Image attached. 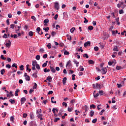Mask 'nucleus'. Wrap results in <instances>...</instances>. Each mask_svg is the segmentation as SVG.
<instances>
[{
	"label": "nucleus",
	"mask_w": 126,
	"mask_h": 126,
	"mask_svg": "<svg viewBox=\"0 0 126 126\" xmlns=\"http://www.w3.org/2000/svg\"><path fill=\"white\" fill-rule=\"evenodd\" d=\"M107 68H106V67H102L101 68L102 74H106L107 73Z\"/></svg>",
	"instance_id": "obj_1"
},
{
	"label": "nucleus",
	"mask_w": 126,
	"mask_h": 126,
	"mask_svg": "<svg viewBox=\"0 0 126 126\" xmlns=\"http://www.w3.org/2000/svg\"><path fill=\"white\" fill-rule=\"evenodd\" d=\"M54 7L57 9V10H59V9H60L59 2H56L55 3Z\"/></svg>",
	"instance_id": "obj_2"
},
{
	"label": "nucleus",
	"mask_w": 126,
	"mask_h": 126,
	"mask_svg": "<svg viewBox=\"0 0 126 126\" xmlns=\"http://www.w3.org/2000/svg\"><path fill=\"white\" fill-rule=\"evenodd\" d=\"M90 45H91V42L90 41H87L84 43V46L85 48H86L87 46H90Z\"/></svg>",
	"instance_id": "obj_3"
},
{
	"label": "nucleus",
	"mask_w": 126,
	"mask_h": 126,
	"mask_svg": "<svg viewBox=\"0 0 126 126\" xmlns=\"http://www.w3.org/2000/svg\"><path fill=\"white\" fill-rule=\"evenodd\" d=\"M26 101V98L25 97H22L21 98V105H23V104H24L25 102Z\"/></svg>",
	"instance_id": "obj_4"
},
{
	"label": "nucleus",
	"mask_w": 126,
	"mask_h": 126,
	"mask_svg": "<svg viewBox=\"0 0 126 126\" xmlns=\"http://www.w3.org/2000/svg\"><path fill=\"white\" fill-rule=\"evenodd\" d=\"M37 74H38V71L36 70L35 72L32 74L33 77H34V78H37V77H38Z\"/></svg>",
	"instance_id": "obj_5"
},
{
	"label": "nucleus",
	"mask_w": 126,
	"mask_h": 126,
	"mask_svg": "<svg viewBox=\"0 0 126 126\" xmlns=\"http://www.w3.org/2000/svg\"><path fill=\"white\" fill-rule=\"evenodd\" d=\"M8 42L9 43H6L5 46L7 48H10V46H11V42H10V40H8Z\"/></svg>",
	"instance_id": "obj_6"
},
{
	"label": "nucleus",
	"mask_w": 126,
	"mask_h": 126,
	"mask_svg": "<svg viewBox=\"0 0 126 126\" xmlns=\"http://www.w3.org/2000/svg\"><path fill=\"white\" fill-rule=\"evenodd\" d=\"M50 68L51 71H52L53 73H55L56 72V69H55L54 67L50 66Z\"/></svg>",
	"instance_id": "obj_7"
},
{
	"label": "nucleus",
	"mask_w": 126,
	"mask_h": 126,
	"mask_svg": "<svg viewBox=\"0 0 126 126\" xmlns=\"http://www.w3.org/2000/svg\"><path fill=\"white\" fill-rule=\"evenodd\" d=\"M113 51H114V52H119V48H118V46H114Z\"/></svg>",
	"instance_id": "obj_8"
},
{
	"label": "nucleus",
	"mask_w": 126,
	"mask_h": 126,
	"mask_svg": "<svg viewBox=\"0 0 126 126\" xmlns=\"http://www.w3.org/2000/svg\"><path fill=\"white\" fill-rule=\"evenodd\" d=\"M95 86H96V88H97V89H101V85L98 83H96Z\"/></svg>",
	"instance_id": "obj_9"
},
{
	"label": "nucleus",
	"mask_w": 126,
	"mask_h": 126,
	"mask_svg": "<svg viewBox=\"0 0 126 126\" xmlns=\"http://www.w3.org/2000/svg\"><path fill=\"white\" fill-rule=\"evenodd\" d=\"M66 77H64L63 80V85H65V83H66Z\"/></svg>",
	"instance_id": "obj_10"
},
{
	"label": "nucleus",
	"mask_w": 126,
	"mask_h": 126,
	"mask_svg": "<svg viewBox=\"0 0 126 126\" xmlns=\"http://www.w3.org/2000/svg\"><path fill=\"white\" fill-rule=\"evenodd\" d=\"M68 65H69V66H70V65H71V63L70 60H69V61H68V62H67V63H66V67H67V66H68Z\"/></svg>",
	"instance_id": "obj_11"
},
{
	"label": "nucleus",
	"mask_w": 126,
	"mask_h": 126,
	"mask_svg": "<svg viewBox=\"0 0 126 126\" xmlns=\"http://www.w3.org/2000/svg\"><path fill=\"white\" fill-rule=\"evenodd\" d=\"M30 126H37V125L36 124H35V123H34V121H32L30 123Z\"/></svg>",
	"instance_id": "obj_12"
},
{
	"label": "nucleus",
	"mask_w": 126,
	"mask_h": 126,
	"mask_svg": "<svg viewBox=\"0 0 126 126\" xmlns=\"http://www.w3.org/2000/svg\"><path fill=\"white\" fill-rule=\"evenodd\" d=\"M89 64H94V63L93 60H90L88 61Z\"/></svg>",
	"instance_id": "obj_13"
},
{
	"label": "nucleus",
	"mask_w": 126,
	"mask_h": 126,
	"mask_svg": "<svg viewBox=\"0 0 126 126\" xmlns=\"http://www.w3.org/2000/svg\"><path fill=\"white\" fill-rule=\"evenodd\" d=\"M95 92H96V91H94V98H97V97H98L99 96V94L97 93L95 94Z\"/></svg>",
	"instance_id": "obj_14"
},
{
	"label": "nucleus",
	"mask_w": 126,
	"mask_h": 126,
	"mask_svg": "<svg viewBox=\"0 0 126 126\" xmlns=\"http://www.w3.org/2000/svg\"><path fill=\"white\" fill-rule=\"evenodd\" d=\"M26 67H27V70H28L29 72H30V71H31V69L29 68V67H30V66L29 65V64H27L26 65Z\"/></svg>",
	"instance_id": "obj_15"
},
{
	"label": "nucleus",
	"mask_w": 126,
	"mask_h": 126,
	"mask_svg": "<svg viewBox=\"0 0 126 126\" xmlns=\"http://www.w3.org/2000/svg\"><path fill=\"white\" fill-rule=\"evenodd\" d=\"M78 70L80 71H83V70H84V68H83V66H80L78 69Z\"/></svg>",
	"instance_id": "obj_16"
},
{
	"label": "nucleus",
	"mask_w": 126,
	"mask_h": 126,
	"mask_svg": "<svg viewBox=\"0 0 126 126\" xmlns=\"http://www.w3.org/2000/svg\"><path fill=\"white\" fill-rule=\"evenodd\" d=\"M37 64H38L37 63V62H36V61L32 62V66H36V65H37Z\"/></svg>",
	"instance_id": "obj_17"
},
{
	"label": "nucleus",
	"mask_w": 126,
	"mask_h": 126,
	"mask_svg": "<svg viewBox=\"0 0 126 126\" xmlns=\"http://www.w3.org/2000/svg\"><path fill=\"white\" fill-rule=\"evenodd\" d=\"M90 115V117H93V116H94V111L93 110L91 111Z\"/></svg>",
	"instance_id": "obj_18"
},
{
	"label": "nucleus",
	"mask_w": 126,
	"mask_h": 126,
	"mask_svg": "<svg viewBox=\"0 0 126 126\" xmlns=\"http://www.w3.org/2000/svg\"><path fill=\"white\" fill-rule=\"evenodd\" d=\"M26 80L27 81H30V76L29 75H28L25 78Z\"/></svg>",
	"instance_id": "obj_19"
},
{
	"label": "nucleus",
	"mask_w": 126,
	"mask_h": 126,
	"mask_svg": "<svg viewBox=\"0 0 126 126\" xmlns=\"http://www.w3.org/2000/svg\"><path fill=\"white\" fill-rule=\"evenodd\" d=\"M9 102H10L11 104H14L15 103V100L14 99H10Z\"/></svg>",
	"instance_id": "obj_20"
},
{
	"label": "nucleus",
	"mask_w": 126,
	"mask_h": 126,
	"mask_svg": "<svg viewBox=\"0 0 126 126\" xmlns=\"http://www.w3.org/2000/svg\"><path fill=\"white\" fill-rule=\"evenodd\" d=\"M33 84H34V85L33 86L32 89H37V84L36 83H33Z\"/></svg>",
	"instance_id": "obj_21"
},
{
	"label": "nucleus",
	"mask_w": 126,
	"mask_h": 126,
	"mask_svg": "<svg viewBox=\"0 0 126 126\" xmlns=\"http://www.w3.org/2000/svg\"><path fill=\"white\" fill-rule=\"evenodd\" d=\"M19 91H20V90H17L15 91V96H18V93L19 92Z\"/></svg>",
	"instance_id": "obj_22"
},
{
	"label": "nucleus",
	"mask_w": 126,
	"mask_h": 126,
	"mask_svg": "<svg viewBox=\"0 0 126 126\" xmlns=\"http://www.w3.org/2000/svg\"><path fill=\"white\" fill-rule=\"evenodd\" d=\"M54 98H55V97H54V96H52L51 97V102L54 103V104H56V103H57V101H54V100H54Z\"/></svg>",
	"instance_id": "obj_23"
},
{
	"label": "nucleus",
	"mask_w": 126,
	"mask_h": 126,
	"mask_svg": "<svg viewBox=\"0 0 126 126\" xmlns=\"http://www.w3.org/2000/svg\"><path fill=\"white\" fill-rule=\"evenodd\" d=\"M12 67H15V68H17V64L15 63H14L12 65Z\"/></svg>",
	"instance_id": "obj_24"
},
{
	"label": "nucleus",
	"mask_w": 126,
	"mask_h": 126,
	"mask_svg": "<svg viewBox=\"0 0 126 126\" xmlns=\"http://www.w3.org/2000/svg\"><path fill=\"white\" fill-rule=\"evenodd\" d=\"M88 29L89 30H93V29H94V28L93 27V26H90L88 28Z\"/></svg>",
	"instance_id": "obj_25"
},
{
	"label": "nucleus",
	"mask_w": 126,
	"mask_h": 126,
	"mask_svg": "<svg viewBox=\"0 0 126 126\" xmlns=\"http://www.w3.org/2000/svg\"><path fill=\"white\" fill-rule=\"evenodd\" d=\"M20 70H24V65H21V66H20Z\"/></svg>",
	"instance_id": "obj_26"
},
{
	"label": "nucleus",
	"mask_w": 126,
	"mask_h": 126,
	"mask_svg": "<svg viewBox=\"0 0 126 126\" xmlns=\"http://www.w3.org/2000/svg\"><path fill=\"white\" fill-rule=\"evenodd\" d=\"M84 110H85V112H87L88 111V106L87 105H85L84 107Z\"/></svg>",
	"instance_id": "obj_27"
},
{
	"label": "nucleus",
	"mask_w": 126,
	"mask_h": 126,
	"mask_svg": "<svg viewBox=\"0 0 126 126\" xmlns=\"http://www.w3.org/2000/svg\"><path fill=\"white\" fill-rule=\"evenodd\" d=\"M29 36H30L31 37H32V36H33V32L30 31L29 32Z\"/></svg>",
	"instance_id": "obj_28"
},
{
	"label": "nucleus",
	"mask_w": 126,
	"mask_h": 126,
	"mask_svg": "<svg viewBox=\"0 0 126 126\" xmlns=\"http://www.w3.org/2000/svg\"><path fill=\"white\" fill-rule=\"evenodd\" d=\"M30 119H31V120H33L34 119V115L33 114H31L30 115Z\"/></svg>",
	"instance_id": "obj_29"
},
{
	"label": "nucleus",
	"mask_w": 126,
	"mask_h": 126,
	"mask_svg": "<svg viewBox=\"0 0 126 126\" xmlns=\"http://www.w3.org/2000/svg\"><path fill=\"white\" fill-rule=\"evenodd\" d=\"M0 58L1 60H3V61H5V60H6V58L4 57L3 55H1Z\"/></svg>",
	"instance_id": "obj_30"
},
{
	"label": "nucleus",
	"mask_w": 126,
	"mask_h": 126,
	"mask_svg": "<svg viewBox=\"0 0 126 126\" xmlns=\"http://www.w3.org/2000/svg\"><path fill=\"white\" fill-rule=\"evenodd\" d=\"M98 93L100 96H102V95H103V93H104V92L103 91H99Z\"/></svg>",
	"instance_id": "obj_31"
},
{
	"label": "nucleus",
	"mask_w": 126,
	"mask_h": 126,
	"mask_svg": "<svg viewBox=\"0 0 126 126\" xmlns=\"http://www.w3.org/2000/svg\"><path fill=\"white\" fill-rule=\"evenodd\" d=\"M3 72H5V70L4 69H2L1 71H0V73L2 75H3Z\"/></svg>",
	"instance_id": "obj_32"
},
{
	"label": "nucleus",
	"mask_w": 126,
	"mask_h": 126,
	"mask_svg": "<svg viewBox=\"0 0 126 126\" xmlns=\"http://www.w3.org/2000/svg\"><path fill=\"white\" fill-rule=\"evenodd\" d=\"M64 55L67 56V55H69V52L66 50L64 52Z\"/></svg>",
	"instance_id": "obj_33"
},
{
	"label": "nucleus",
	"mask_w": 126,
	"mask_h": 126,
	"mask_svg": "<svg viewBox=\"0 0 126 126\" xmlns=\"http://www.w3.org/2000/svg\"><path fill=\"white\" fill-rule=\"evenodd\" d=\"M116 69H117V70H120L122 69V66H116Z\"/></svg>",
	"instance_id": "obj_34"
},
{
	"label": "nucleus",
	"mask_w": 126,
	"mask_h": 126,
	"mask_svg": "<svg viewBox=\"0 0 126 126\" xmlns=\"http://www.w3.org/2000/svg\"><path fill=\"white\" fill-rule=\"evenodd\" d=\"M43 30H44L45 32H48V31H49V27L44 28Z\"/></svg>",
	"instance_id": "obj_35"
},
{
	"label": "nucleus",
	"mask_w": 126,
	"mask_h": 126,
	"mask_svg": "<svg viewBox=\"0 0 126 126\" xmlns=\"http://www.w3.org/2000/svg\"><path fill=\"white\" fill-rule=\"evenodd\" d=\"M84 58H86V59H88L89 58V56H88V54H85L83 55Z\"/></svg>",
	"instance_id": "obj_36"
},
{
	"label": "nucleus",
	"mask_w": 126,
	"mask_h": 126,
	"mask_svg": "<svg viewBox=\"0 0 126 126\" xmlns=\"http://www.w3.org/2000/svg\"><path fill=\"white\" fill-rule=\"evenodd\" d=\"M75 30V28H72L71 29H70L71 33H73Z\"/></svg>",
	"instance_id": "obj_37"
},
{
	"label": "nucleus",
	"mask_w": 126,
	"mask_h": 126,
	"mask_svg": "<svg viewBox=\"0 0 126 126\" xmlns=\"http://www.w3.org/2000/svg\"><path fill=\"white\" fill-rule=\"evenodd\" d=\"M40 55H37L35 57L36 60H37V61H39L40 60Z\"/></svg>",
	"instance_id": "obj_38"
},
{
	"label": "nucleus",
	"mask_w": 126,
	"mask_h": 126,
	"mask_svg": "<svg viewBox=\"0 0 126 126\" xmlns=\"http://www.w3.org/2000/svg\"><path fill=\"white\" fill-rule=\"evenodd\" d=\"M36 68H37V69L39 70L40 69V65H39V64H37L36 65Z\"/></svg>",
	"instance_id": "obj_39"
},
{
	"label": "nucleus",
	"mask_w": 126,
	"mask_h": 126,
	"mask_svg": "<svg viewBox=\"0 0 126 126\" xmlns=\"http://www.w3.org/2000/svg\"><path fill=\"white\" fill-rule=\"evenodd\" d=\"M47 80H49V81H51L53 78H52V77L51 76H49L47 78Z\"/></svg>",
	"instance_id": "obj_40"
},
{
	"label": "nucleus",
	"mask_w": 126,
	"mask_h": 126,
	"mask_svg": "<svg viewBox=\"0 0 126 126\" xmlns=\"http://www.w3.org/2000/svg\"><path fill=\"white\" fill-rule=\"evenodd\" d=\"M104 112H105V109H102L99 113V115H100V116H102V115H103V113H104Z\"/></svg>",
	"instance_id": "obj_41"
},
{
	"label": "nucleus",
	"mask_w": 126,
	"mask_h": 126,
	"mask_svg": "<svg viewBox=\"0 0 126 126\" xmlns=\"http://www.w3.org/2000/svg\"><path fill=\"white\" fill-rule=\"evenodd\" d=\"M90 108L91 109V108H93V109H95V108H96V106L94 104H92L90 105Z\"/></svg>",
	"instance_id": "obj_42"
},
{
	"label": "nucleus",
	"mask_w": 126,
	"mask_h": 126,
	"mask_svg": "<svg viewBox=\"0 0 126 126\" xmlns=\"http://www.w3.org/2000/svg\"><path fill=\"white\" fill-rule=\"evenodd\" d=\"M37 118H40V117H43V114H41V113H39L37 114Z\"/></svg>",
	"instance_id": "obj_43"
},
{
	"label": "nucleus",
	"mask_w": 126,
	"mask_h": 126,
	"mask_svg": "<svg viewBox=\"0 0 126 126\" xmlns=\"http://www.w3.org/2000/svg\"><path fill=\"white\" fill-rule=\"evenodd\" d=\"M10 121L11 122H14V117L13 116H11L10 118Z\"/></svg>",
	"instance_id": "obj_44"
},
{
	"label": "nucleus",
	"mask_w": 126,
	"mask_h": 126,
	"mask_svg": "<svg viewBox=\"0 0 126 126\" xmlns=\"http://www.w3.org/2000/svg\"><path fill=\"white\" fill-rule=\"evenodd\" d=\"M84 19H85L84 23H88V20H87V19H86V17H84Z\"/></svg>",
	"instance_id": "obj_45"
},
{
	"label": "nucleus",
	"mask_w": 126,
	"mask_h": 126,
	"mask_svg": "<svg viewBox=\"0 0 126 126\" xmlns=\"http://www.w3.org/2000/svg\"><path fill=\"white\" fill-rule=\"evenodd\" d=\"M36 31L38 32V33H40V31H41V28L40 27L37 28Z\"/></svg>",
	"instance_id": "obj_46"
},
{
	"label": "nucleus",
	"mask_w": 126,
	"mask_h": 126,
	"mask_svg": "<svg viewBox=\"0 0 126 126\" xmlns=\"http://www.w3.org/2000/svg\"><path fill=\"white\" fill-rule=\"evenodd\" d=\"M94 50L97 52V51H99V47L95 46L94 47Z\"/></svg>",
	"instance_id": "obj_47"
},
{
	"label": "nucleus",
	"mask_w": 126,
	"mask_h": 126,
	"mask_svg": "<svg viewBox=\"0 0 126 126\" xmlns=\"http://www.w3.org/2000/svg\"><path fill=\"white\" fill-rule=\"evenodd\" d=\"M26 2L28 4V6H31V3L29 2V1H26Z\"/></svg>",
	"instance_id": "obj_48"
},
{
	"label": "nucleus",
	"mask_w": 126,
	"mask_h": 126,
	"mask_svg": "<svg viewBox=\"0 0 126 126\" xmlns=\"http://www.w3.org/2000/svg\"><path fill=\"white\" fill-rule=\"evenodd\" d=\"M44 23H49V19H46L45 20H44Z\"/></svg>",
	"instance_id": "obj_49"
},
{
	"label": "nucleus",
	"mask_w": 126,
	"mask_h": 126,
	"mask_svg": "<svg viewBox=\"0 0 126 126\" xmlns=\"http://www.w3.org/2000/svg\"><path fill=\"white\" fill-rule=\"evenodd\" d=\"M40 113H42V111L41 110V109H38L36 111V114H39Z\"/></svg>",
	"instance_id": "obj_50"
},
{
	"label": "nucleus",
	"mask_w": 126,
	"mask_h": 126,
	"mask_svg": "<svg viewBox=\"0 0 126 126\" xmlns=\"http://www.w3.org/2000/svg\"><path fill=\"white\" fill-rule=\"evenodd\" d=\"M97 122V119L95 118L92 121L93 124H95V123Z\"/></svg>",
	"instance_id": "obj_51"
},
{
	"label": "nucleus",
	"mask_w": 126,
	"mask_h": 126,
	"mask_svg": "<svg viewBox=\"0 0 126 126\" xmlns=\"http://www.w3.org/2000/svg\"><path fill=\"white\" fill-rule=\"evenodd\" d=\"M6 67L7 68H10L11 67V65H10L9 64H7L6 65Z\"/></svg>",
	"instance_id": "obj_52"
},
{
	"label": "nucleus",
	"mask_w": 126,
	"mask_h": 126,
	"mask_svg": "<svg viewBox=\"0 0 126 126\" xmlns=\"http://www.w3.org/2000/svg\"><path fill=\"white\" fill-rule=\"evenodd\" d=\"M31 18L32 19H33L34 20V21H36V20H37V19L34 16H32Z\"/></svg>",
	"instance_id": "obj_53"
},
{
	"label": "nucleus",
	"mask_w": 126,
	"mask_h": 126,
	"mask_svg": "<svg viewBox=\"0 0 126 126\" xmlns=\"http://www.w3.org/2000/svg\"><path fill=\"white\" fill-rule=\"evenodd\" d=\"M72 80H75V74L72 75Z\"/></svg>",
	"instance_id": "obj_54"
},
{
	"label": "nucleus",
	"mask_w": 126,
	"mask_h": 126,
	"mask_svg": "<svg viewBox=\"0 0 126 126\" xmlns=\"http://www.w3.org/2000/svg\"><path fill=\"white\" fill-rule=\"evenodd\" d=\"M2 37L3 38H5V39H7V34L4 33Z\"/></svg>",
	"instance_id": "obj_55"
},
{
	"label": "nucleus",
	"mask_w": 126,
	"mask_h": 126,
	"mask_svg": "<svg viewBox=\"0 0 126 126\" xmlns=\"http://www.w3.org/2000/svg\"><path fill=\"white\" fill-rule=\"evenodd\" d=\"M46 47L48 48V49H51V43H49L47 45Z\"/></svg>",
	"instance_id": "obj_56"
},
{
	"label": "nucleus",
	"mask_w": 126,
	"mask_h": 126,
	"mask_svg": "<svg viewBox=\"0 0 126 126\" xmlns=\"http://www.w3.org/2000/svg\"><path fill=\"white\" fill-rule=\"evenodd\" d=\"M66 37L67 38L69 37V41H71V36L69 34H67Z\"/></svg>",
	"instance_id": "obj_57"
},
{
	"label": "nucleus",
	"mask_w": 126,
	"mask_h": 126,
	"mask_svg": "<svg viewBox=\"0 0 126 126\" xmlns=\"http://www.w3.org/2000/svg\"><path fill=\"white\" fill-rule=\"evenodd\" d=\"M58 121H60V118H55L54 119V123H57V122H58Z\"/></svg>",
	"instance_id": "obj_58"
},
{
	"label": "nucleus",
	"mask_w": 126,
	"mask_h": 126,
	"mask_svg": "<svg viewBox=\"0 0 126 126\" xmlns=\"http://www.w3.org/2000/svg\"><path fill=\"white\" fill-rule=\"evenodd\" d=\"M27 116H28L27 114H26V113H24V114H23V117L24 118H27Z\"/></svg>",
	"instance_id": "obj_59"
},
{
	"label": "nucleus",
	"mask_w": 126,
	"mask_h": 126,
	"mask_svg": "<svg viewBox=\"0 0 126 126\" xmlns=\"http://www.w3.org/2000/svg\"><path fill=\"white\" fill-rule=\"evenodd\" d=\"M56 34H57V33H56V32H51L52 36H55V35H56Z\"/></svg>",
	"instance_id": "obj_60"
},
{
	"label": "nucleus",
	"mask_w": 126,
	"mask_h": 126,
	"mask_svg": "<svg viewBox=\"0 0 126 126\" xmlns=\"http://www.w3.org/2000/svg\"><path fill=\"white\" fill-rule=\"evenodd\" d=\"M124 13V10L123 9L120 10H119V14H123Z\"/></svg>",
	"instance_id": "obj_61"
},
{
	"label": "nucleus",
	"mask_w": 126,
	"mask_h": 126,
	"mask_svg": "<svg viewBox=\"0 0 126 126\" xmlns=\"http://www.w3.org/2000/svg\"><path fill=\"white\" fill-rule=\"evenodd\" d=\"M58 16H59V15L56 14L55 16H54V19H55V20H57V19H58Z\"/></svg>",
	"instance_id": "obj_62"
},
{
	"label": "nucleus",
	"mask_w": 126,
	"mask_h": 126,
	"mask_svg": "<svg viewBox=\"0 0 126 126\" xmlns=\"http://www.w3.org/2000/svg\"><path fill=\"white\" fill-rule=\"evenodd\" d=\"M32 92H34V90L31 89L30 90L29 93L30 94H32Z\"/></svg>",
	"instance_id": "obj_63"
},
{
	"label": "nucleus",
	"mask_w": 126,
	"mask_h": 126,
	"mask_svg": "<svg viewBox=\"0 0 126 126\" xmlns=\"http://www.w3.org/2000/svg\"><path fill=\"white\" fill-rule=\"evenodd\" d=\"M10 28L12 29H14V25L13 24H11L10 26Z\"/></svg>",
	"instance_id": "obj_64"
}]
</instances>
